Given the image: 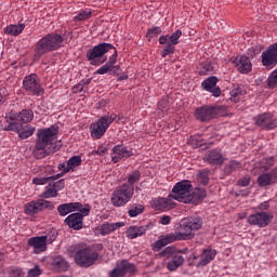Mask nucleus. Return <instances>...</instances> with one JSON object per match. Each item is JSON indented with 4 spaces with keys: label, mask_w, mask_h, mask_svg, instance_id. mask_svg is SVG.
Segmentation results:
<instances>
[{
    "label": "nucleus",
    "mask_w": 277,
    "mask_h": 277,
    "mask_svg": "<svg viewBox=\"0 0 277 277\" xmlns=\"http://www.w3.org/2000/svg\"><path fill=\"white\" fill-rule=\"evenodd\" d=\"M3 98H5V89H0V105L3 103Z\"/></svg>",
    "instance_id": "obj_60"
},
{
    "label": "nucleus",
    "mask_w": 277,
    "mask_h": 277,
    "mask_svg": "<svg viewBox=\"0 0 277 277\" xmlns=\"http://www.w3.org/2000/svg\"><path fill=\"white\" fill-rule=\"evenodd\" d=\"M144 209H145L144 205L134 203V205L130 206L128 215L130 217H137V215H142V213H144Z\"/></svg>",
    "instance_id": "obj_37"
},
{
    "label": "nucleus",
    "mask_w": 277,
    "mask_h": 277,
    "mask_svg": "<svg viewBox=\"0 0 277 277\" xmlns=\"http://www.w3.org/2000/svg\"><path fill=\"white\" fill-rule=\"evenodd\" d=\"M25 276V274L23 273V271L21 268H16L10 272V276L9 277H23Z\"/></svg>",
    "instance_id": "obj_54"
},
{
    "label": "nucleus",
    "mask_w": 277,
    "mask_h": 277,
    "mask_svg": "<svg viewBox=\"0 0 277 277\" xmlns=\"http://www.w3.org/2000/svg\"><path fill=\"white\" fill-rule=\"evenodd\" d=\"M177 254L179 253H176V248L174 247H167L160 252V256L166 260L173 259Z\"/></svg>",
    "instance_id": "obj_40"
},
{
    "label": "nucleus",
    "mask_w": 277,
    "mask_h": 277,
    "mask_svg": "<svg viewBox=\"0 0 277 277\" xmlns=\"http://www.w3.org/2000/svg\"><path fill=\"white\" fill-rule=\"evenodd\" d=\"M176 202H174V198L170 195L168 198H156L151 201V207L156 209V211H161L163 209H174Z\"/></svg>",
    "instance_id": "obj_21"
},
{
    "label": "nucleus",
    "mask_w": 277,
    "mask_h": 277,
    "mask_svg": "<svg viewBox=\"0 0 277 277\" xmlns=\"http://www.w3.org/2000/svg\"><path fill=\"white\" fill-rule=\"evenodd\" d=\"M148 230V225L143 226H130L126 232L128 239H136V237H142V235H146Z\"/></svg>",
    "instance_id": "obj_28"
},
{
    "label": "nucleus",
    "mask_w": 277,
    "mask_h": 277,
    "mask_svg": "<svg viewBox=\"0 0 277 277\" xmlns=\"http://www.w3.org/2000/svg\"><path fill=\"white\" fill-rule=\"evenodd\" d=\"M109 51H114L111 43H100L87 53V57L92 66H101L107 62L105 53H109Z\"/></svg>",
    "instance_id": "obj_5"
},
{
    "label": "nucleus",
    "mask_w": 277,
    "mask_h": 277,
    "mask_svg": "<svg viewBox=\"0 0 277 277\" xmlns=\"http://www.w3.org/2000/svg\"><path fill=\"white\" fill-rule=\"evenodd\" d=\"M274 215L269 212H258L255 214L249 215L247 222L251 224V226H259L260 228H265V226H269Z\"/></svg>",
    "instance_id": "obj_11"
},
{
    "label": "nucleus",
    "mask_w": 277,
    "mask_h": 277,
    "mask_svg": "<svg viewBox=\"0 0 277 277\" xmlns=\"http://www.w3.org/2000/svg\"><path fill=\"white\" fill-rule=\"evenodd\" d=\"M207 70H211V68L208 67Z\"/></svg>",
    "instance_id": "obj_64"
},
{
    "label": "nucleus",
    "mask_w": 277,
    "mask_h": 277,
    "mask_svg": "<svg viewBox=\"0 0 277 277\" xmlns=\"http://www.w3.org/2000/svg\"><path fill=\"white\" fill-rule=\"evenodd\" d=\"M92 16V11L90 9L82 10L80 11L75 17L74 21L79 22V21H88Z\"/></svg>",
    "instance_id": "obj_41"
},
{
    "label": "nucleus",
    "mask_w": 277,
    "mask_h": 277,
    "mask_svg": "<svg viewBox=\"0 0 277 277\" xmlns=\"http://www.w3.org/2000/svg\"><path fill=\"white\" fill-rule=\"evenodd\" d=\"M116 120V115H105L101 117L96 122L92 123L91 129V136L94 140H101L103 135L107 132V129H109L111 122Z\"/></svg>",
    "instance_id": "obj_6"
},
{
    "label": "nucleus",
    "mask_w": 277,
    "mask_h": 277,
    "mask_svg": "<svg viewBox=\"0 0 277 277\" xmlns=\"http://www.w3.org/2000/svg\"><path fill=\"white\" fill-rule=\"evenodd\" d=\"M111 68L109 67V65L105 64L103 65L100 69H97V75H107V72H111Z\"/></svg>",
    "instance_id": "obj_52"
},
{
    "label": "nucleus",
    "mask_w": 277,
    "mask_h": 277,
    "mask_svg": "<svg viewBox=\"0 0 277 277\" xmlns=\"http://www.w3.org/2000/svg\"><path fill=\"white\" fill-rule=\"evenodd\" d=\"M175 233L177 234V238L180 239V241H187V239H194V230L185 219L182 220L180 230Z\"/></svg>",
    "instance_id": "obj_23"
},
{
    "label": "nucleus",
    "mask_w": 277,
    "mask_h": 277,
    "mask_svg": "<svg viewBox=\"0 0 277 277\" xmlns=\"http://www.w3.org/2000/svg\"><path fill=\"white\" fill-rule=\"evenodd\" d=\"M267 88L274 89L277 88V69H275L269 77L267 78L266 82Z\"/></svg>",
    "instance_id": "obj_44"
},
{
    "label": "nucleus",
    "mask_w": 277,
    "mask_h": 277,
    "mask_svg": "<svg viewBox=\"0 0 277 277\" xmlns=\"http://www.w3.org/2000/svg\"><path fill=\"white\" fill-rule=\"evenodd\" d=\"M81 166V156H72L67 161V168L65 169V172H70V170H74V168H79Z\"/></svg>",
    "instance_id": "obj_38"
},
{
    "label": "nucleus",
    "mask_w": 277,
    "mask_h": 277,
    "mask_svg": "<svg viewBox=\"0 0 277 277\" xmlns=\"http://www.w3.org/2000/svg\"><path fill=\"white\" fill-rule=\"evenodd\" d=\"M72 90L75 93L83 92V83H79V84L75 85Z\"/></svg>",
    "instance_id": "obj_58"
},
{
    "label": "nucleus",
    "mask_w": 277,
    "mask_h": 277,
    "mask_svg": "<svg viewBox=\"0 0 277 277\" xmlns=\"http://www.w3.org/2000/svg\"><path fill=\"white\" fill-rule=\"evenodd\" d=\"M172 222V217L170 215H162L159 219V224L162 226H168Z\"/></svg>",
    "instance_id": "obj_51"
},
{
    "label": "nucleus",
    "mask_w": 277,
    "mask_h": 277,
    "mask_svg": "<svg viewBox=\"0 0 277 277\" xmlns=\"http://www.w3.org/2000/svg\"><path fill=\"white\" fill-rule=\"evenodd\" d=\"M184 220H186L193 232L200 230V228H202V219L200 216H189Z\"/></svg>",
    "instance_id": "obj_35"
},
{
    "label": "nucleus",
    "mask_w": 277,
    "mask_h": 277,
    "mask_svg": "<svg viewBox=\"0 0 277 277\" xmlns=\"http://www.w3.org/2000/svg\"><path fill=\"white\" fill-rule=\"evenodd\" d=\"M54 186V189H56V193L64 189V180H60L52 184Z\"/></svg>",
    "instance_id": "obj_55"
},
{
    "label": "nucleus",
    "mask_w": 277,
    "mask_h": 277,
    "mask_svg": "<svg viewBox=\"0 0 277 277\" xmlns=\"http://www.w3.org/2000/svg\"><path fill=\"white\" fill-rule=\"evenodd\" d=\"M255 124H258V127H261V129H265L266 131L276 129V117H274V115L269 113H264L255 117Z\"/></svg>",
    "instance_id": "obj_15"
},
{
    "label": "nucleus",
    "mask_w": 277,
    "mask_h": 277,
    "mask_svg": "<svg viewBox=\"0 0 277 277\" xmlns=\"http://www.w3.org/2000/svg\"><path fill=\"white\" fill-rule=\"evenodd\" d=\"M75 211H79V213H82V215H90V205L69 202L57 207V212L62 217H65V215H68V213H72Z\"/></svg>",
    "instance_id": "obj_9"
},
{
    "label": "nucleus",
    "mask_w": 277,
    "mask_h": 277,
    "mask_svg": "<svg viewBox=\"0 0 277 277\" xmlns=\"http://www.w3.org/2000/svg\"><path fill=\"white\" fill-rule=\"evenodd\" d=\"M124 226V222H117V223H104L101 226L97 227V230L100 235L105 237V235H111L115 230H118V228H122Z\"/></svg>",
    "instance_id": "obj_26"
},
{
    "label": "nucleus",
    "mask_w": 277,
    "mask_h": 277,
    "mask_svg": "<svg viewBox=\"0 0 277 277\" xmlns=\"http://www.w3.org/2000/svg\"><path fill=\"white\" fill-rule=\"evenodd\" d=\"M135 188L129 184H122L114 190L110 202L114 207H124L128 202H131Z\"/></svg>",
    "instance_id": "obj_3"
},
{
    "label": "nucleus",
    "mask_w": 277,
    "mask_h": 277,
    "mask_svg": "<svg viewBox=\"0 0 277 277\" xmlns=\"http://www.w3.org/2000/svg\"><path fill=\"white\" fill-rule=\"evenodd\" d=\"M105 153H107V147L105 146H100L96 150L97 155H105Z\"/></svg>",
    "instance_id": "obj_59"
},
{
    "label": "nucleus",
    "mask_w": 277,
    "mask_h": 277,
    "mask_svg": "<svg viewBox=\"0 0 277 277\" xmlns=\"http://www.w3.org/2000/svg\"><path fill=\"white\" fill-rule=\"evenodd\" d=\"M74 261L79 267H92L98 261V252L92 247L79 249L74 255Z\"/></svg>",
    "instance_id": "obj_4"
},
{
    "label": "nucleus",
    "mask_w": 277,
    "mask_h": 277,
    "mask_svg": "<svg viewBox=\"0 0 277 277\" xmlns=\"http://www.w3.org/2000/svg\"><path fill=\"white\" fill-rule=\"evenodd\" d=\"M203 198H207V190L202 188H195L193 194L190 193L188 196V203L196 205Z\"/></svg>",
    "instance_id": "obj_33"
},
{
    "label": "nucleus",
    "mask_w": 277,
    "mask_h": 277,
    "mask_svg": "<svg viewBox=\"0 0 277 277\" xmlns=\"http://www.w3.org/2000/svg\"><path fill=\"white\" fill-rule=\"evenodd\" d=\"M57 126L38 130V140L36 141L35 149L32 151L36 159H44V157H49V155H53V153H55L54 144L57 140Z\"/></svg>",
    "instance_id": "obj_1"
},
{
    "label": "nucleus",
    "mask_w": 277,
    "mask_h": 277,
    "mask_svg": "<svg viewBox=\"0 0 277 277\" xmlns=\"http://www.w3.org/2000/svg\"><path fill=\"white\" fill-rule=\"evenodd\" d=\"M133 151L127 149V147L122 145H117L113 148L111 159L114 163H118L120 159H123V157H132Z\"/></svg>",
    "instance_id": "obj_25"
},
{
    "label": "nucleus",
    "mask_w": 277,
    "mask_h": 277,
    "mask_svg": "<svg viewBox=\"0 0 277 277\" xmlns=\"http://www.w3.org/2000/svg\"><path fill=\"white\" fill-rule=\"evenodd\" d=\"M119 79H120L121 81H122V80H127V79H129V76H122V77H120Z\"/></svg>",
    "instance_id": "obj_63"
},
{
    "label": "nucleus",
    "mask_w": 277,
    "mask_h": 277,
    "mask_svg": "<svg viewBox=\"0 0 277 277\" xmlns=\"http://www.w3.org/2000/svg\"><path fill=\"white\" fill-rule=\"evenodd\" d=\"M91 81H92L91 79H87V80H82L80 83H82L83 88H85V85H90Z\"/></svg>",
    "instance_id": "obj_61"
},
{
    "label": "nucleus",
    "mask_w": 277,
    "mask_h": 277,
    "mask_svg": "<svg viewBox=\"0 0 277 277\" xmlns=\"http://www.w3.org/2000/svg\"><path fill=\"white\" fill-rule=\"evenodd\" d=\"M64 38L57 34H50L41 38L35 49V57H42L44 53H50L51 51H57L62 47Z\"/></svg>",
    "instance_id": "obj_2"
},
{
    "label": "nucleus",
    "mask_w": 277,
    "mask_h": 277,
    "mask_svg": "<svg viewBox=\"0 0 277 277\" xmlns=\"http://www.w3.org/2000/svg\"><path fill=\"white\" fill-rule=\"evenodd\" d=\"M192 193V182L184 180L177 182L172 189L171 198L177 202L189 205V194Z\"/></svg>",
    "instance_id": "obj_7"
},
{
    "label": "nucleus",
    "mask_w": 277,
    "mask_h": 277,
    "mask_svg": "<svg viewBox=\"0 0 277 277\" xmlns=\"http://www.w3.org/2000/svg\"><path fill=\"white\" fill-rule=\"evenodd\" d=\"M233 64L241 75H248V72L252 71V62H250V58L246 55L237 56L233 61Z\"/></svg>",
    "instance_id": "obj_19"
},
{
    "label": "nucleus",
    "mask_w": 277,
    "mask_h": 277,
    "mask_svg": "<svg viewBox=\"0 0 277 277\" xmlns=\"http://www.w3.org/2000/svg\"><path fill=\"white\" fill-rule=\"evenodd\" d=\"M159 34H161V27H154L147 31L146 38H148L150 40L153 38H157V36H159Z\"/></svg>",
    "instance_id": "obj_47"
},
{
    "label": "nucleus",
    "mask_w": 277,
    "mask_h": 277,
    "mask_svg": "<svg viewBox=\"0 0 277 277\" xmlns=\"http://www.w3.org/2000/svg\"><path fill=\"white\" fill-rule=\"evenodd\" d=\"M182 36L183 31L177 29L170 37L161 36L159 38V43L166 45V48L161 51L162 57H167V55H171V53H174V47L179 44V38H181Z\"/></svg>",
    "instance_id": "obj_8"
},
{
    "label": "nucleus",
    "mask_w": 277,
    "mask_h": 277,
    "mask_svg": "<svg viewBox=\"0 0 277 277\" xmlns=\"http://www.w3.org/2000/svg\"><path fill=\"white\" fill-rule=\"evenodd\" d=\"M262 163H267V166L264 167V170H269V168L274 166V158H268L266 160H263Z\"/></svg>",
    "instance_id": "obj_56"
},
{
    "label": "nucleus",
    "mask_w": 277,
    "mask_h": 277,
    "mask_svg": "<svg viewBox=\"0 0 277 277\" xmlns=\"http://www.w3.org/2000/svg\"><path fill=\"white\" fill-rule=\"evenodd\" d=\"M55 265L62 269L63 272H66V269H68V262H66V260L62 259V258H57L54 261Z\"/></svg>",
    "instance_id": "obj_48"
},
{
    "label": "nucleus",
    "mask_w": 277,
    "mask_h": 277,
    "mask_svg": "<svg viewBox=\"0 0 277 277\" xmlns=\"http://www.w3.org/2000/svg\"><path fill=\"white\" fill-rule=\"evenodd\" d=\"M40 274H42V269H40V266L36 265L34 268L28 271L26 277H40Z\"/></svg>",
    "instance_id": "obj_49"
},
{
    "label": "nucleus",
    "mask_w": 277,
    "mask_h": 277,
    "mask_svg": "<svg viewBox=\"0 0 277 277\" xmlns=\"http://www.w3.org/2000/svg\"><path fill=\"white\" fill-rule=\"evenodd\" d=\"M83 213H71L65 219V224L69 226V228H74V230H81L83 228Z\"/></svg>",
    "instance_id": "obj_20"
},
{
    "label": "nucleus",
    "mask_w": 277,
    "mask_h": 277,
    "mask_svg": "<svg viewBox=\"0 0 277 277\" xmlns=\"http://www.w3.org/2000/svg\"><path fill=\"white\" fill-rule=\"evenodd\" d=\"M243 94H246V91H243V89L241 88H236L233 89L230 91V101H233L234 103H239V101H241V97L243 96Z\"/></svg>",
    "instance_id": "obj_39"
},
{
    "label": "nucleus",
    "mask_w": 277,
    "mask_h": 277,
    "mask_svg": "<svg viewBox=\"0 0 277 277\" xmlns=\"http://www.w3.org/2000/svg\"><path fill=\"white\" fill-rule=\"evenodd\" d=\"M23 85L27 92H30V94H34L35 96H40L43 92L36 74L27 76L23 81Z\"/></svg>",
    "instance_id": "obj_12"
},
{
    "label": "nucleus",
    "mask_w": 277,
    "mask_h": 277,
    "mask_svg": "<svg viewBox=\"0 0 277 277\" xmlns=\"http://www.w3.org/2000/svg\"><path fill=\"white\" fill-rule=\"evenodd\" d=\"M113 55L110 56L109 61L106 63L107 66H109L114 70V64H116V57H118V51H116V48L114 50H110Z\"/></svg>",
    "instance_id": "obj_50"
},
{
    "label": "nucleus",
    "mask_w": 277,
    "mask_h": 277,
    "mask_svg": "<svg viewBox=\"0 0 277 277\" xmlns=\"http://www.w3.org/2000/svg\"><path fill=\"white\" fill-rule=\"evenodd\" d=\"M206 159L208 163H211V166H222V163H224L226 158H224V155H222V151L214 149L207 155Z\"/></svg>",
    "instance_id": "obj_29"
},
{
    "label": "nucleus",
    "mask_w": 277,
    "mask_h": 277,
    "mask_svg": "<svg viewBox=\"0 0 277 277\" xmlns=\"http://www.w3.org/2000/svg\"><path fill=\"white\" fill-rule=\"evenodd\" d=\"M250 176H243L238 181V185L239 187H248V185H250Z\"/></svg>",
    "instance_id": "obj_53"
},
{
    "label": "nucleus",
    "mask_w": 277,
    "mask_h": 277,
    "mask_svg": "<svg viewBox=\"0 0 277 277\" xmlns=\"http://www.w3.org/2000/svg\"><path fill=\"white\" fill-rule=\"evenodd\" d=\"M183 263H185V259L177 253L167 263L166 267L169 272H176L177 267H181Z\"/></svg>",
    "instance_id": "obj_32"
},
{
    "label": "nucleus",
    "mask_w": 277,
    "mask_h": 277,
    "mask_svg": "<svg viewBox=\"0 0 277 277\" xmlns=\"http://www.w3.org/2000/svg\"><path fill=\"white\" fill-rule=\"evenodd\" d=\"M42 209H49V201L42 199L30 201L25 205L24 212L26 215H36V213H40Z\"/></svg>",
    "instance_id": "obj_18"
},
{
    "label": "nucleus",
    "mask_w": 277,
    "mask_h": 277,
    "mask_svg": "<svg viewBox=\"0 0 277 277\" xmlns=\"http://www.w3.org/2000/svg\"><path fill=\"white\" fill-rule=\"evenodd\" d=\"M215 254H217L215 249H205L198 262V267H205V265H209V262L215 259Z\"/></svg>",
    "instance_id": "obj_31"
},
{
    "label": "nucleus",
    "mask_w": 277,
    "mask_h": 277,
    "mask_svg": "<svg viewBox=\"0 0 277 277\" xmlns=\"http://www.w3.org/2000/svg\"><path fill=\"white\" fill-rule=\"evenodd\" d=\"M259 209H261V211H266V209H269V202L264 201V202L260 203Z\"/></svg>",
    "instance_id": "obj_57"
},
{
    "label": "nucleus",
    "mask_w": 277,
    "mask_h": 277,
    "mask_svg": "<svg viewBox=\"0 0 277 277\" xmlns=\"http://www.w3.org/2000/svg\"><path fill=\"white\" fill-rule=\"evenodd\" d=\"M201 85L203 90H206L207 92H211V94L215 97L222 94V90H220V88L217 87V77L215 76H211L208 79H206Z\"/></svg>",
    "instance_id": "obj_22"
},
{
    "label": "nucleus",
    "mask_w": 277,
    "mask_h": 277,
    "mask_svg": "<svg viewBox=\"0 0 277 277\" xmlns=\"http://www.w3.org/2000/svg\"><path fill=\"white\" fill-rule=\"evenodd\" d=\"M6 118H10L12 121L16 120V122H21L22 124H27V122L34 120V111L24 109L18 115L9 114Z\"/></svg>",
    "instance_id": "obj_24"
},
{
    "label": "nucleus",
    "mask_w": 277,
    "mask_h": 277,
    "mask_svg": "<svg viewBox=\"0 0 277 277\" xmlns=\"http://www.w3.org/2000/svg\"><path fill=\"white\" fill-rule=\"evenodd\" d=\"M8 131H16L21 140H27V137H31V135H34L36 128L31 126L22 127L16 122H10L8 126Z\"/></svg>",
    "instance_id": "obj_16"
},
{
    "label": "nucleus",
    "mask_w": 277,
    "mask_h": 277,
    "mask_svg": "<svg viewBox=\"0 0 277 277\" xmlns=\"http://www.w3.org/2000/svg\"><path fill=\"white\" fill-rule=\"evenodd\" d=\"M262 63L266 68H274L277 64V44L262 53Z\"/></svg>",
    "instance_id": "obj_17"
},
{
    "label": "nucleus",
    "mask_w": 277,
    "mask_h": 277,
    "mask_svg": "<svg viewBox=\"0 0 277 277\" xmlns=\"http://www.w3.org/2000/svg\"><path fill=\"white\" fill-rule=\"evenodd\" d=\"M55 241V236L49 238V236H38L28 239V246L32 248L35 254H40V252H47V243H53Z\"/></svg>",
    "instance_id": "obj_10"
},
{
    "label": "nucleus",
    "mask_w": 277,
    "mask_h": 277,
    "mask_svg": "<svg viewBox=\"0 0 277 277\" xmlns=\"http://www.w3.org/2000/svg\"><path fill=\"white\" fill-rule=\"evenodd\" d=\"M277 179V169L273 170L271 173H264L258 177V183L260 187H266V185H272Z\"/></svg>",
    "instance_id": "obj_30"
},
{
    "label": "nucleus",
    "mask_w": 277,
    "mask_h": 277,
    "mask_svg": "<svg viewBox=\"0 0 277 277\" xmlns=\"http://www.w3.org/2000/svg\"><path fill=\"white\" fill-rule=\"evenodd\" d=\"M25 29V24L9 25L4 28V34L8 36H19Z\"/></svg>",
    "instance_id": "obj_34"
},
{
    "label": "nucleus",
    "mask_w": 277,
    "mask_h": 277,
    "mask_svg": "<svg viewBox=\"0 0 277 277\" xmlns=\"http://www.w3.org/2000/svg\"><path fill=\"white\" fill-rule=\"evenodd\" d=\"M241 168V163L236 160H232L226 167H225V172L230 174V172H234V170H239Z\"/></svg>",
    "instance_id": "obj_45"
},
{
    "label": "nucleus",
    "mask_w": 277,
    "mask_h": 277,
    "mask_svg": "<svg viewBox=\"0 0 277 277\" xmlns=\"http://www.w3.org/2000/svg\"><path fill=\"white\" fill-rule=\"evenodd\" d=\"M142 176V173H140V171H134L132 173H130L128 175V185H130L131 187H133V185H135V183H137L140 181V177Z\"/></svg>",
    "instance_id": "obj_43"
},
{
    "label": "nucleus",
    "mask_w": 277,
    "mask_h": 277,
    "mask_svg": "<svg viewBox=\"0 0 277 277\" xmlns=\"http://www.w3.org/2000/svg\"><path fill=\"white\" fill-rule=\"evenodd\" d=\"M64 176V173H58L55 176H49V177H35L32 179L34 185H47L49 181H57V179H62Z\"/></svg>",
    "instance_id": "obj_36"
},
{
    "label": "nucleus",
    "mask_w": 277,
    "mask_h": 277,
    "mask_svg": "<svg viewBox=\"0 0 277 277\" xmlns=\"http://www.w3.org/2000/svg\"><path fill=\"white\" fill-rule=\"evenodd\" d=\"M215 116H217V107L214 106H202L195 111V117L200 122H209V120H213Z\"/></svg>",
    "instance_id": "obj_14"
},
{
    "label": "nucleus",
    "mask_w": 277,
    "mask_h": 277,
    "mask_svg": "<svg viewBox=\"0 0 277 277\" xmlns=\"http://www.w3.org/2000/svg\"><path fill=\"white\" fill-rule=\"evenodd\" d=\"M198 181L201 185H207L209 183V171H200L198 173Z\"/></svg>",
    "instance_id": "obj_46"
},
{
    "label": "nucleus",
    "mask_w": 277,
    "mask_h": 277,
    "mask_svg": "<svg viewBox=\"0 0 277 277\" xmlns=\"http://www.w3.org/2000/svg\"><path fill=\"white\" fill-rule=\"evenodd\" d=\"M174 241H181L176 232L160 236L155 243V248H157L158 250H161V248H163L164 246H168L169 243H174Z\"/></svg>",
    "instance_id": "obj_27"
},
{
    "label": "nucleus",
    "mask_w": 277,
    "mask_h": 277,
    "mask_svg": "<svg viewBox=\"0 0 277 277\" xmlns=\"http://www.w3.org/2000/svg\"><path fill=\"white\" fill-rule=\"evenodd\" d=\"M60 170H63L64 173H66V168H67V164H60L58 166Z\"/></svg>",
    "instance_id": "obj_62"
},
{
    "label": "nucleus",
    "mask_w": 277,
    "mask_h": 277,
    "mask_svg": "<svg viewBox=\"0 0 277 277\" xmlns=\"http://www.w3.org/2000/svg\"><path fill=\"white\" fill-rule=\"evenodd\" d=\"M135 272V265L129 263V261L123 260L117 263L116 267L109 272V277H124L127 274H133Z\"/></svg>",
    "instance_id": "obj_13"
},
{
    "label": "nucleus",
    "mask_w": 277,
    "mask_h": 277,
    "mask_svg": "<svg viewBox=\"0 0 277 277\" xmlns=\"http://www.w3.org/2000/svg\"><path fill=\"white\" fill-rule=\"evenodd\" d=\"M57 196V189L53 186V184H49L45 192L41 195V198H55Z\"/></svg>",
    "instance_id": "obj_42"
}]
</instances>
